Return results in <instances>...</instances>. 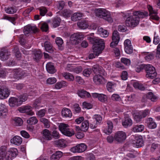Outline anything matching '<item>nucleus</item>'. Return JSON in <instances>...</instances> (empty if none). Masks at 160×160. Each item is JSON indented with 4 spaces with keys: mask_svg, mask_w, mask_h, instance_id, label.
Listing matches in <instances>:
<instances>
[{
    "mask_svg": "<svg viewBox=\"0 0 160 160\" xmlns=\"http://www.w3.org/2000/svg\"><path fill=\"white\" fill-rule=\"evenodd\" d=\"M93 41L92 47L93 52L90 53L89 58L90 59L95 58L96 56H98L100 54L104 48V43L103 40L100 38L92 39Z\"/></svg>",
    "mask_w": 160,
    "mask_h": 160,
    "instance_id": "nucleus-1",
    "label": "nucleus"
},
{
    "mask_svg": "<svg viewBox=\"0 0 160 160\" xmlns=\"http://www.w3.org/2000/svg\"><path fill=\"white\" fill-rule=\"evenodd\" d=\"M17 149H12L7 151V147L2 146L0 148V160L5 159V160H12L17 155Z\"/></svg>",
    "mask_w": 160,
    "mask_h": 160,
    "instance_id": "nucleus-2",
    "label": "nucleus"
},
{
    "mask_svg": "<svg viewBox=\"0 0 160 160\" xmlns=\"http://www.w3.org/2000/svg\"><path fill=\"white\" fill-rule=\"evenodd\" d=\"M140 12L136 11L133 12V15L128 17L125 21V24L128 27H134L137 26L140 21Z\"/></svg>",
    "mask_w": 160,
    "mask_h": 160,
    "instance_id": "nucleus-3",
    "label": "nucleus"
},
{
    "mask_svg": "<svg viewBox=\"0 0 160 160\" xmlns=\"http://www.w3.org/2000/svg\"><path fill=\"white\" fill-rule=\"evenodd\" d=\"M95 12L97 16L103 18L109 22H112L113 21L110 12L106 9L99 8L95 10Z\"/></svg>",
    "mask_w": 160,
    "mask_h": 160,
    "instance_id": "nucleus-4",
    "label": "nucleus"
},
{
    "mask_svg": "<svg viewBox=\"0 0 160 160\" xmlns=\"http://www.w3.org/2000/svg\"><path fill=\"white\" fill-rule=\"evenodd\" d=\"M145 70L146 72V77L150 79H153L157 75L154 67L150 64H141V70Z\"/></svg>",
    "mask_w": 160,
    "mask_h": 160,
    "instance_id": "nucleus-5",
    "label": "nucleus"
},
{
    "mask_svg": "<svg viewBox=\"0 0 160 160\" xmlns=\"http://www.w3.org/2000/svg\"><path fill=\"white\" fill-rule=\"evenodd\" d=\"M26 95H20L17 98L11 97L9 100V105L12 107H17L21 105L22 102L27 99Z\"/></svg>",
    "mask_w": 160,
    "mask_h": 160,
    "instance_id": "nucleus-6",
    "label": "nucleus"
},
{
    "mask_svg": "<svg viewBox=\"0 0 160 160\" xmlns=\"http://www.w3.org/2000/svg\"><path fill=\"white\" fill-rule=\"evenodd\" d=\"M59 128L62 133L66 136L71 137L74 134V131L71 130L67 124L62 123L59 125Z\"/></svg>",
    "mask_w": 160,
    "mask_h": 160,
    "instance_id": "nucleus-7",
    "label": "nucleus"
},
{
    "mask_svg": "<svg viewBox=\"0 0 160 160\" xmlns=\"http://www.w3.org/2000/svg\"><path fill=\"white\" fill-rule=\"evenodd\" d=\"M127 137L126 133L122 131H119L114 134L115 141L121 143L124 141Z\"/></svg>",
    "mask_w": 160,
    "mask_h": 160,
    "instance_id": "nucleus-8",
    "label": "nucleus"
},
{
    "mask_svg": "<svg viewBox=\"0 0 160 160\" xmlns=\"http://www.w3.org/2000/svg\"><path fill=\"white\" fill-rule=\"evenodd\" d=\"M84 37L83 34L81 32L74 33L70 37L71 41H73V43L77 44L79 43V40H82Z\"/></svg>",
    "mask_w": 160,
    "mask_h": 160,
    "instance_id": "nucleus-9",
    "label": "nucleus"
},
{
    "mask_svg": "<svg viewBox=\"0 0 160 160\" xmlns=\"http://www.w3.org/2000/svg\"><path fill=\"white\" fill-rule=\"evenodd\" d=\"M10 91L6 86L0 87V99H3L7 98L10 94Z\"/></svg>",
    "mask_w": 160,
    "mask_h": 160,
    "instance_id": "nucleus-10",
    "label": "nucleus"
},
{
    "mask_svg": "<svg viewBox=\"0 0 160 160\" xmlns=\"http://www.w3.org/2000/svg\"><path fill=\"white\" fill-rule=\"evenodd\" d=\"M87 148V146L85 144L82 143L72 147L71 148L70 150L74 153L81 152L84 151Z\"/></svg>",
    "mask_w": 160,
    "mask_h": 160,
    "instance_id": "nucleus-11",
    "label": "nucleus"
},
{
    "mask_svg": "<svg viewBox=\"0 0 160 160\" xmlns=\"http://www.w3.org/2000/svg\"><path fill=\"white\" fill-rule=\"evenodd\" d=\"M124 44L126 52L128 54H131L133 52V48L131 41L128 39H126L124 41Z\"/></svg>",
    "mask_w": 160,
    "mask_h": 160,
    "instance_id": "nucleus-12",
    "label": "nucleus"
},
{
    "mask_svg": "<svg viewBox=\"0 0 160 160\" xmlns=\"http://www.w3.org/2000/svg\"><path fill=\"white\" fill-rule=\"evenodd\" d=\"M18 111L21 113H26L27 115L32 116L34 114V112L32 111V108L29 106H22L19 107Z\"/></svg>",
    "mask_w": 160,
    "mask_h": 160,
    "instance_id": "nucleus-13",
    "label": "nucleus"
},
{
    "mask_svg": "<svg viewBox=\"0 0 160 160\" xmlns=\"http://www.w3.org/2000/svg\"><path fill=\"white\" fill-rule=\"evenodd\" d=\"M10 55V52L8 50L4 48L1 49L0 52V59L4 61L8 60Z\"/></svg>",
    "mask_w": 160,
    "mask_h": 160,
    "instance_id": "nucleus-14",
    "label": "nucleus"
},
{
    "mask_svg": "<svg viewBox=\"0 0 160 160\" xmlns=\"http://www.w3.org/2000/svg\"><path fill=\"white\" fill-rule=\"evenodd\" d=\"M147 8L149 12L150 19L157 21L158 20L159 18L156 14L157 13V11L153 10L152 7L150 5H148Z\"/></svg>",
    "mask_w": 160,
    "mask_h": 160,
    "instance_id": "nucleus-15",
    "label": "nucleus"
},
{
    "mask_svg": "<svg viewBox=\"0 0 160 160\" xmlns=\"http://www.w3.org/2000/svg\"><path fill=\"white\" fill-rule=\"evenodd\" d=\"M23 31L25 35L26 36L31 32L35 33L38 32V30L36 27L31 26L28 25L24 27Z\"/></svg>",
    "mask_w": 160,
    "mask_h": 160,
    "instance_id": "nucleus-16",
    "label": "nucleus"
},
{
    "mask_svg": "<svg viewBox=\"0 0 160 160\" xmlns=\"http://www.w3.org/2000/svg\"><path fill=\"white\" fill-rule=\"evenodd\" d=\"M157 99V97L156 96L151 92H149L147 95H144L142 97V102H146L147 99H150L152 102H155Z\"/></svg>",
    "mask_w": 160,
    "mask_h": 160,
    "instance_id": "nucleus-17",
    "label": "nucleus"
},
{
    "mask_svg": "<svg viewBox=\"0 0 160 160\" xmlns=\"http://www.w3.org/2000/svg\"><path fill=\"white\" fill-rule=\"evenodd\" d=\"M92 70L96 75H105V73L104 69L101 66L96 65L93 66Z\"/></svg>",
    "mask_w": 160,
    "mask_h": 160,
    "instance_id": "nucleus-18",
    "label": "nucleus"
},
{
    "mask_svg": "<svg viewBox=\"0 0 160 160\" xmlns=\"http://www.w3.org/2000/svg\"><path fill=\"white\" fill-rule=\"evenodd\" d=\"M14 76L16 79H20L23 76L26 75L25 71L22 70L20 68L15 69L13 70Z\"/></svg>",
    "mask_w": 160,
    "mask_h": 160,
    "instance_id": "nucleus-19",
    "label": "nucleus"
},
{
    "mask_svg": "<svg viewBox=\"0 0 160 160\" xmlns=\"http://www.w3.org/2000/svg\"><path fill=\"white\" fill-rule=\"evenodd\" d=\"M105 75H96L93 78L94 82L98 85H100L104 83L105 79L103 76Z\"/></svg>",
    "mask_w": 160,
    "mask_h": 160,
    "instance_id": "nucleus-20",
    "label": "nucleus"
},
{
    "mask_svg": "<svg viewBox=\"0 0 160 160\" xmlns=\"http://www.w3.org/2000/svg\"><path fill=\"white\" fill-rule=\"evenodd\" d=\"M42 138L46 140H50L52 139L51 132L47 129H44L42 132Z\"/></svg>",
    "mask_w": 160,
    "mask_h": 160,
    "instance_id": "nucleus-21",
    "label": "nucleus"
},
{
    "mask_svg": "<svg viewBox=\"0 0 160 160\" xmlns=\"http://www.w3.org/2000/svg\"><path fill=\"white\" fill-rule=\"evenodd\" d=\"M8 113V109L5 105L3 104H0V116L5 118Z\"/></svg>",
    "mask_w": 160,
    "mask_h": 160,
    "instance_id": "nucleus-22",
    "label": "nucleus"
},
{
    "mask_svg": "<svg viewBox=\"0 0 160 160\" xmlns=\"http://www.w3.org/2000/svg\"><path fill=\"white\" fill-rule=\"evenodd\" d=\"M46 68L47 72L51 74L54 73L57 71L53 64L50 62H49L47 64Z\"/></svg>",
    "mask_w": 160,
    "mask_h": 160,
    "instance_id": "nucleus-23",
    "label": "nucleus"
},
{
    "mask_svg": "<svg viewBox=\"0 0 160 160\" xmlns=\"http://www.w3.org/2000/svg\"><path fill=\"white\" fill-rule=\"evenodd\" d=\"M61 114L62 116L65 118H71L72 115V112L70 110L67 108H64L62 109Z\"/></svg>",
    "mask_w": 160,
    "mask_h": 160,
    "instance_id": "nucleus-24",
    "label": "nucleus"
},
{
    "mask_svg": "<svg viewBox=\"0 0 160 160\" xmlns=\"http://www.w3.org/2000/svg\"><path fill=\"white\" fill-rule=\"evenodd\" d=\"M42 56V54L40 51H35L32 54L33 59L37 62L40 60Z\"/></svg>",
    "mask_w": 160,
    "mask_h": 160,
    "instance_id": "nucleus-25",
    "label": "nucleus"
},
{
    "mask_svg": "<svg viewBox=\"0 0 160 160\" xmlns=\"http://www.w3.org/2000/svg\"><path fill=\"white\" fill-rule=\"evenodd\" d=\"M19 16L17 14H15L12 17L9 16H4L3 18L8 20L11 22L13 24L15 25L16 23V21L18 18Z\"/></svg>",
    "mask_w": 160,
    "mask_h": 160,
    "instance_id": "nucleus-26",
    "label": "nucleus"
},
{
    "mask_svg": "<svg viewBox=\"0 0 160 160\" xmlns=\"http://www.w3.org/2000/svg\"><path fill=\"white\" fill-rule=\"evenodd\" d=\"M78 96L82 98L91 97V95L89 93L87 92L83 89L78 90Z\"/></svg>",
    "mask_w": 160,
    "mask_h": 160,
    "instance_id": "nucleus-27",
    "label": "nucleus"
},
{
    "mask_svg": "<svg viewBox=\"0 0 160 160\" xmlns=\"http://www.w3.org/2000/svg\"><path fill=\"white\" fill-rule=\"evenodd\" d=\"M11 142L15 145H19L21 144L22 142V138L18 136H16L14 137L11 140Z\"/></svg>",
    "mask_w": 160,
    "mask_h": 160,
    "instance_id": "nucleus-28",
    "label": "nucleus"
},
{
    "mask_svg": "<svg viewBox=\"0 0 160 160\" xmlns=\"http://www.w3.org/2000/svg\"><path fill=\"white\" fill-rule=\"evenodd\" d=\"M63 155L62 152L60 151H57L50 157L51 160H58Z\"/></svg>",
    "mask_w": 160,
    "mask_h": 160,
    "instance_id": "nucleus-29",
    "label": "nucleus"
},
{
    "mask_svg": "<svg viewBox=\"0 0 160 160\" xmlns=\"http://www.w3.org/2000/svg\"><path fill=\"white\" fill-rule=\"evenodd\" d=\"M44 47L46 51L50 53H52L54 52V48L49 42L48 41L45 42Z\"/></svg>",
    "mask_w": 160,
    "mask_h": 160,
    "instance_id": "nucleus-30",
    "label": "nucleus"
},
{
    "mask_svg": "<svg viewBox=\"0 0 160 160\" xmlns=\"http://www.w3.org/2000/svg\"><path fill=\"white\" fill-rule=\"evenodd\" d=\"M108 124V128L105 129L104 131V132L107 134H110L112 132L113 128V124L112 122L110 121H107Z\"/></svg>",
    "mask_w": 160,
    "mask_h": 160,
    "instance_id": "nucleus-31",
    "label": "nucleus"
},
{
    "mask_svg": "<svg viewBox=\"0 0 160 160\" xmlns=\"http://www.w3.org/2000/svg\"><path fill=\"white\" fill-rule=\"evenodd\" d=\"M122 124L124 128H126L131 126L132 124V122L131 118L127 117L125 118V119L122 122Z\"/></svg>",
    "mask_w": 160,
    "mask_h": 160,
    "instance_id": "nucleus-32",
    "label": "nucleus"
},
{
    "mask_svg": "<svg viewBox=\"0 0 160 160\" xmlns=\"http://www.w3.org/2000/svg\"><path fill=\"white\" fill-rule=\"evenodd\" d=\"M147 123H148V128L151 129H154L157 126L155 122L151 118H148L147 119Z\"/></svg>",
    "mask_w": 160,
    "mask_h": 160,
    "instance_id": "nucleus-33",
    "label": "nucleus"
},
{
    "mask_svg": "<svg viewBox=\"0 0 160 160\" xmlns=\"http://www.w3.org/2000/svg\"><path fill=\"white\" fill-rule=\"evenodd\" d=\"M78 27L81 29H85L88 28L89 25L88 22L86 21L78 22L77 24Z\"/></svg>",
    "mask_w": 160,
    "mask_h": 160,
    "instance_id": "nucleus-34",
    "label": "nucleus"
},
{
    "mask_svg": "<svg viewBox=\"0 0 160 160\" xmlns=\"http://www.w3.org/2000/svg\"><path fill=\"white\" fill-rule=\"evenodd\" d=\"M6 12L9 14H12L15 13L17 11V9L14 7H8L5 8Z\"/></svg>",
    "mask_w": 160,
    "mask_h": 160,
    "instance_id": "nucleus-35",
    "label": "nucleus"
},
{
    "mask_svg": "<svg viewBox=\"0 0 160 160\" xmlns=\"http://www.w3.org/2000/svg\"><path fill=\"white\" fill-rule=\"evenodd\" d=\"M98 32L99 34L103 37H107L109 35V33L107 31L103 29L102 28H98Z\"/></svg>",
    "mask_w": 160,
    "mask_h": 160,
    "instance_id": "nucleus-36",
    "label": "nucleus"
},
{
    "mask_svg": "<svg viewBox=\"0 0 160 160\" xmlns=\"http://www.w3.org/2000/svg\"><path fill=\"white\" fill-rule=\"evenodd\" d=\"M112 41L118 42L120 40V36L118 32L117 31H114L112 34Z\"/></svg>",
    "mask_w": 160,
    "mask_h": 160,
    "instance_id": "nucleus-37",
    "label": "nucleus"
},
{
    "mask_svg": "<svg viewBox=\"0 0 160 160\" xmlns=\"http://www.w3.org/2000/svg\"><path fill=\"white\" fill-rule=\"evenodd\" d=\"M61 20L60 18H55L52 20V24L53 27L55 28L59 26L60 24Z\"/></svg>",
    "mask_w": 160,
    "mask_h": 160,
    "instance_id": "nucleus-38",
    "label": "nucleus"
},
{
    "mask_svg": "<svg viewBox=\"0 0 160 160\" xmlns=\"http://www.w3.org/2000/svg\"><path fill=\"white\" fill-rule=\"evenodd\" d=\"M89 122L87 120H85L82 122L81 126V130L86 132L88 129L89 128Z\"/></svg>",
    "mask_w": 160,
    "mask_h": 160,
    "instance_id": "nucleus-39",
    "label": "nucleus"
},
{
    "mask_svg": "<svg viewBox=\"0 0 160 160\" xmlns=\"http://www.w3.org/2000/svg\"><path fill=\"white\" fill-rule=\"evenodd\" d=\"M13 120V123L15 126H21L23 123L22 120L20 118L15 117Z\"/></svg>",
    "mask_w": 160,
    "mask_h": 160,
    "instance_id": "nucleus-40",
    "label": "nucleus"
},
{
    "mask_svg": "<svg viewBox=\"0 0 160 160\" xmlns=\"http://www.w3.org/2000/svg\"><path fill=\"white\" fill-rule=\"evenodd\" d=\"M55 144L58 147L62 148L66 146L65 140L63 139H59L55 141Z\"/></svg>",
    "mask_w": 160,
    "mask_h": 160,
    "instance_id": "nucleus-41",
    "label": "nucleus"
},
{
    "mask_svg": "<svg viewBox=\"0 0 160 160\" xmlns=\"http://www.w3.org/2000/svg\"><path fill=\"white\" fill-rule=\"evenodd\" d=\"M62 75L66 79L69 81H73L74 79L73 76L69 72H64L62 73Z\"/></svg>",
    "mask_w": 160,
    "mask_h": 160,
    "instance_id": "nucleus-42",
    "label": "nucleus"
},
{
    "mask_svg": "<svg viewBox=\"0 0 160 160\" xmlns=\"http://www.w3.org/2000/svg\"><path fill=\"white\" fill-rule=\"evenodd\" d=\"M81 13H75L71 17L72 20L73 21H76L79 19L82 16Z\"/></svg>",
    "mask_w": 160,
    "mask_h": 160,
    "instance_id": "nucleus-43",
    "label": "nucleus"
},
{
    "mask_svg": "<svg viewBox=\"0 0 160 160\" xmlns=\"http://www.w3.org/2000/svg\"><path fill=\"white\" fill-rule=\"evenodd\" d=\"M143 53H146L145 55H147L145 57V60L147 61H149L154 58V54L153 53H151L148 54L149 53L148 52H142V54Z\"/></svg>",
    "mask_w": 160,
    "mask_h": 160,
    "instance_id": "nucleus-44",
    "label": "nucleus"
},
{
    "mask_svg": "<svg viewBox=\"0 0 160 160\" xmlns=\"http://www.w3.org/2000/svg\"><path fill=\"white\" fill-rule=\"evenodd\" d=\"M72 13V11L71 10L68 9L64 10L62 12L63 16L66 18L70 17Z\"/></svg>",
    "mask_w": 160,
    "mask_h": 160,
    "instance_id": "nucleus-45",
    "label": "nucleus"
},
{
    "mask_svg": "<svg viewBox=\"0 0 160 160\" xmlns=\"http://www.w3.org/2000/svg\"><path fill=\"white\" fill-rule=\"evenodd\" d=\"M38 122V120L35 117H32L30 118L27 121L28 123L31 125L35 124Z\"/></svg>",
    "mask_w": 160,
    "mask_h": 160,
    "instance_id": "nucleus-46",
    "label": "nucleus"
},
{
    "mask_svg": "<svg viewBox=\"0 0 160 160\" xmlns=\"http://www.w3.org/2000/svg\"><path fill=\"white\" fill-rule=\"evenodd\" d=\"M56 43L59 47V49L62 50L63 48L62 46V44L63 43V41L62 39L59 37L57 38L56 39Z\"/></svg>",
    "mask_w": 160,
    "mask_h": 160,
    "instance_id": "nucleus-47",
    "label": "nucleus"
},
{
    "mask_svg": "<svg viewBox=\"0 0 160 160\" xmlns=\"http://www.w3.org/2000/svg\"><path fill=\"white\" fill-rule=\"evenodd\" d=\"M114 85V83L111 82H108L107 83L106 86L107 90L110 92H112L114 90L113 87Z\"/></svg>",
    "mask_w": 160,
    "mask_h": 160,
    "instance_id": "nucleus-48",
    "label": "nucleus"
},
{
    "mask_svg": "<svg viewBox=\"0 0 160 160\" xmlns=\"http://www.w3.org/2000/svg\"><path fill=\"white\" fill-rule=\"evenodd\" d=\"M121 62L122 63L127 66H129L131 64V61L130 60L125 58H121Z\"/></svg>",
    "mask_w": 160,
    "mask_h": 160,
    "instance_id": "nucleus-49",
    "label": "nucleus"
},
{
    "mask_svg": "<svg viewBox=\"0 0 160 160\" xmlns=\"http://www.w3.org/2000/svg\"><path fill=\"white\" fill-rule=\"evenodd\" d=\"M25 36L23 35H21L19 38V42L21 45L23 46L27 43V41L25 39Z\"/></svg>",
    "mask_w": 160,
    "mask_h": 160,
    "instance_id": "nucleus-50",
    "label": "nucleus"
},
{
    "mask_svg": "<svg viewBox=\"0 0 160 160\" xmlns=\"http://www.w3.org/2000/svg\"><path fill=\"white\" fill-rule=\"evenodd\" d=\"M134 67L136 72H140V63L139 60H137L135 62Z\"/></svg>",
    "mask_w": 160,
    "mask_h": 160,
    "instance_id": "nucleus-51",
    "label": "nucleus"
},
{
    "mask_svg": "<svg viewBox=\"0 0 160 160\" xmlns=\"http://www.w3.org/2000/svg\"><path fill=\"white\" fill-rule=\"evenodd\" d=\"M98 100L101 102H104L107 100V97L105 94H100L98 98Z\"/></svg>",
    "mask_w": 160,
    "mask_h": 160,
    "instance_id": "nucleus-52",
    "label": "nucleus"
},
{
    "mask_svg": "<svg viewBox=\"0 0 160 160\" xmlns=\"http://www.w3.org/2000/svg\"><path fill=\"white\" fill-rule=\"evenodd\" d=\"M92 72V70L91 68H86L83 71V74L85 76L88 77Z\"/></svg>",
    "mask_w": 160,
    "mask_h": 160,
    "instance_id": "nucleus-53",
    "label": "nucleus"
},
{
    "mask_svg": "<svg viewBox=\"0 0 160 160\" xmlns=\"http://www.w3.org/2000/svg\"><path fill=\"white\" fill-rule=\"evenodd\" d=\"M40 121L43 123L44 127L46 128H48L50 127V124L47 119L42 118H41Z\"/></svg>",
    "mask_w": 160,
    "mask_h": 160,
    "instance_id": "nucleus-54",
    "label": "nucleus"
},
{
    "mask_svg": "<svg viewBox=\"0 0 160 160\" xmlns=\"http://www.w3.org/2000/svg\"><path fill=\"white\" fill-rule=\"evenodd\" d=\"M40 11V14L41 16H44L47 12V8L45 7H41L38 8Z\"/></svg>",
    "mask_w": 160,
    "mask_h": 160,
    "instance_id": "nucleus-55",
    "label": "nucleus"
},
{
    "mask_svg": "<svg viewBox=\"0 0 160 160\" xmlns=\"http://www.w3.org/2000/svg\"><path fill=\"white\" fill-rule=\"evenodd\" d=\"M72 108H73L74 111L76 113H79L81 111V108L80 107L79 105L78 104L75 103L73 105V107H72Z\"/></svg>",
    "mask_w": 160,
    "mask_h": 160,
    "instance_id": "nucleus-56",
    "label": "nucleus"
},
{
    "mask_svg": "<svg viewBox=\"0 0 160 160\" xmlns=\"http://www.w3.org/2000/svg\"><path fill=\"white\" fill-rule=\"evenodd\" d=\"M46 112V110L45 109H41L38 112L37 114L39 117L41 118L45 115Z\"/></svg>",
    "mask_w": 160,
    "mask_h": 160,
    "instance_id": "nucleus-57",
    "label": "nucleus"
},
{
    "mask_svg": "<svg viewBox=\"0 0 160 160\" xmlns=\"http://www.w3.org/2000/svg\"><path fill=\"white\" fill-rule=\"evenodd\" d=\"M112 100L116 101H120L121 100L119 96L117 94H113L112 96Z\"/></svg>",
    "mask_w": 160,
    "mask_h": 160,
    "instance_id": "nucleus-58",
    "label": "nucleus"
},
{
    "mask_svg": "<svg viewBox=\"0 0 160 160\" xmlns=\"http://www.w3.org/2000/svg\"><path fill=\"white\" fill-rule=\"evenodd\" d=\"M57 80L55 78H50L47 80V82L48 84H52L55 83L56 82Z\"/></svg>",
    "mask_w": 160,
    "mask_h": 160,
    "instance_id": "nucleus-59",
    "label": "nucleus"
},
{
    "mask_svg": "<svg viewBox=\"0 0 160 160\" xmlns=\"http://www.w3.org/2000/svg\"><path fill=\"white\" fill-rule=\"evenodd\" d=\"M149 111L148 109H145L143 111L141 114V118H144L149 115Z\"/></svg>",
    "mask_w": 160,
    "mask_h": 160,
    "instance_id": "nucleus-60",
    "label": "nucleus"
},
{
    "mask_svg": "<svg viewBox=\"0 0 160 160\" xmlns=\"http://www.w3.org/2000/svg\"><path fill=\"white\" fill-rule=\"evenodd\" d=\"M41 29L42 31L47 32L48 29V24L46 23H43L41 27Z\"/></svg>",
    "mask_w": 160,
    "mask_h": 160,
    "instance_id": "nucleus-61",
    "label": "nucleus"
},
{
    "mask_svg": "<svg viewBox=\"0 0 160 160\" xmlns=\"http://www.w3.org/2000/svg\"><path fill=\"white\" fill-rule=\"evenodd\" d=\"M94 118L96 120V123H100L102 120V117L100 115H95Z\"/></svg>",
    "mask_w": 160,
    "mask_h": 160,
    "instance_id": "nucleus-62",
    "label": "nucleus"
},
{
    "mask_svg": "<svg viewBox=\"0 0 160 160\" xmlns=\"http://www.w3.org/2000/svg\"><path fill=\"white\" fill-rule=\"evenodd\" d=\"M51 135L52 138L53 137L56 139L59 138L60 137L58 132L56 130H54L52 132Z\"/></svg>",
    "mask_w": 160,
    "mask_h": 160,
    "instance_id": "nucleus-63",
    "label": "nucleus"
},
{
    "mask_svg": "<svg viewBox=\"0 0 160 160\" xmlns=\"http://www.w3.org/2000/svg\"><path fill=\"white\" fill-rule=\"evenodd\" d=\"M156 32L154 33L153 42L155 44H158L159 42V37L158 36H156Z\"/></svg>",
    "mask_w": 160,
    "mask_h": 160,
    "instance_id": "nucleus-64",
    "label": "nucleus"
}]
</instances>
